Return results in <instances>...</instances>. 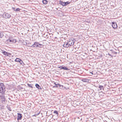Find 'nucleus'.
Listing matches in <instances>:
<instances>
[{
	"label": "nucleus",
	"mask_w": 122,
	"mask_h": 122,
	"mask_svg": "<svg viewBox=\"0 0 122 122\" xmlns=\"http://www.w3.org/2000/svg\"><path fill=\"white\" fill-rule=\"evenodd\" d=\"M5 86L3 83H0V93L2 94H5Z\"/></svg>",
	"instance_id": "f257e3e1"
},
{
	"label": "nucleus",
	"mask_w": 122,
	"mask_h": 122,
	"mask_svg": "<svg viewBox=\"0 0 122 122\" xmlns=\"http://www.w3.org/2000/svg\"><path fill=\"white\" fill-rule=\"evenodd\" d=\"M75 41V40L74 39H69L68 41L69 46H70L72 45H73Z\"/></svg>",
	"instance_id": "f03ea898"
},
{
	"label": "nucleus",
	"mask_w": 122,
	"mask_h": 122,
	"mask_svg": "<svg viewBox=\"0 0 122 122\" xmlns=\"http://www.w3.org/2000/svg\"><path fill=\"white\" fill-rule=\"evenodd\" d=\"M3 16L6 19H9L10 18L11 15L10 14L5 12L3 15Z\"/></svg>",
	"instance_id": "7ed1b4c3"
},
{
	"label": "nucleus",
	"mask_w": 122,
	"mask_h": 122,
	"mask_svg": "<svg viewBox=\"0 0 122 122\" xmlns=\"http://www.w3.org/2000/svg\"><path fill=\"white\" fill-rule=\"evenodd\" d=\"M2 95H0V98L2 102L3 103H4L5 101V96L3 95L4 94Z\"/></svg>",
	"instance_id": "20e7f679"
},
{
	"label": "nucleus",
	"mask_w": 122,
	"mask_h": 122,
	"mask_svg": "<svg viewBox=\"0 0 122 122\" xmlns=\"http://www.w3.org/2000/svg\"><path fill=\"white\" fill-rule=\"evenodd\" d=\"M2 53L4 55L8 56H9L10 55H11L10 53H8L7 52L3 50L2 51Z\"/></svg>",
	"instance_id": "39448f33"
},
{
	"label": "nucleus",
	"mask_w": 122,
	"mask_h": 122,
	"mask_svg": "<svg viewBox=\"0 0 122 122\" xmlns=\"http://www.w3.org/2000/svg\"><path fill=\"white\" fill-rule=\"evenodd\" d=\"M112 26L114 29H116L117 27V23L114 22H112Z\"/></svg>",
	"instance_id": "423d86ee"
},
{
	"label": "nucleus",
	"mask_w": 122,
	"mask_h": 122,
	"mask_svg": "<svg viewBox=\"0 0 122 122\" xmlns=\"http://www.w3.org/2000/svg\"><path fill=\"white\" fill-rule=\"evenodd\" d=\"M17 120H21L22 118V114L20 113H18Z\"/></svg>",
	"instance_id": "0eeeda50"
},
{
	"label": "nucleus",
	"mask_w": 122,
	"mask_h": 122,
	"mask_svg": "<svg viewBox=\"0 0 122 122\" xmlns=\"http://www.w3.org/2000/svg\"><path fill=\"white\" fill-rule=\"evenodd\" d=\"M38 42H35L34 44L32 45L31 46L32 47H38Z\"/></svg>",
	"instance_id": "6e6552de"
},
{
	"label": "nucleus",
	"mask_w": 122,
	"mask_h": 122,
	"mask_svg": "<svg viewBox=\"0 0 122 122\" xmlns=\"http://www.w3.org/2000/svg\"><path fill=\"white\" fill-rule=\"evenodd\" d=\"M63 46L67 48L69 47V44L68 42L65 43L63 45Z\"/></svg>",
	"instance_id": "1a4fd4ad"
},
{
	"label": "nucleus",
	"mask_w": 122,
	"mask_h": 122,
	"mask_svg": "<svg viewBox=\"0 0 122 122\" xmlns=\"http://www.w3.org/2000/svg\"><path fill=\"white\" fill-rule=\"evenodd\" d=\"M35 86H36V87L38 89H41V87L39 86V85L37 84H36L35 85Z\"/></svg>",
	"instance_id": "9d476101"
},
{
	"label": "nucleus",
	"mask_w": 122,
	"mask_h": 122,
	"mask_svg": "<svg viewBox=\"0 0 122 122\" xmlns=\"http://www.w3.org/2000/svg\"><path fill=\"white\" fill-rule=\"evenodd\" d=\"M59 4L63 6H64V2H63L61 0H60Z\"/></svg>",
	"instance_id": "9b49d317"
},
{
	"label": "nucleus",
	"mask_w": 122,
	"mask_h": 122,
	"mask_svg": "<svg viewBox=\"0 0 122 122\" xmlns=\"http://www.w3.org/2000/svg\"><path fill=\"white\" fill-rule=\"evenodd\" d=\"M42 2L44 4L46 5L47 4L48 1L46 0H43Z\"/></svg>",
	"instance_id": "f8f14e48"
},
{
	"label": "nucleus",
	"mask_w": 122,
	"mask_h": 122,
	"mask_svg": "<svg viewBox=\"0 0 122 122\" xmlns=\"http://www.w3.org/2000/svg\"><path fill=\"white\" fill-rule=\"evenodd\" d=\"M82 81L84 82H87L89 80L87 79L84 78L82 80Z\"/></svg>",
	"instance_id": "ddd939ff"
},
{
	"label": "nucleus",
	"mask_w": 122,
	"mask_h": 122,
	"mask_svg": "<svg viewBox=\"0 0 122 122\" xmlns=\"http://www.w3.org/2000/svg\"><path fill=\"white\" fill-rule=\"evenodd\" d=\"M98 88L100 89V90L104 89V87L103 86L99 85L98 87Z\"/></svg>",
	"instance_id": "4468645a"
},
{
	"label": "nucleus",
	"mask_w": 122,
	"mask_h": 122,
	"mask_svg": "<svg viewBox=\"0 0 122 122\" xmlns=\"http://www.w3.org/2000/svg\"><path fill=\"white\" fill-rule=\"evenodd\" d=\"M61 69L66 70H68L69 69L68 68L66 67H65V66H64V67H62V66L61 68Z\"/></svg>",
	"instance_id": "2eb2a0df"
},
{
	"label": "nucleus",
	"mask_w": 122,
	"mask_h": 122,
	"mask_svg": "<svg viewBox=\"0 0 122 122\" xmlns=\"http://www.w3.org/2000/svg\"><path fill=\"white\" fill-rule=\"evenodd\" d=\"M70 2H69L68 1H67L66 2H64V6H66L67 5L70 4Z\"/></svg>",
	"instance_id": "dca6fc26"
},
{
	"label": "nucleus",
	"mask_w": 122,
	"mask_h": 122,
	"mask_svg": "<svg viewBox=\"0 0 122 122\" xmlns=\"http://www.w3.org/2000/svg\"><path fill=\"white\" fill-rule=\"evenodd\" d=\"M38 47H42L43 46V45L41 44H40L39 43H38Z\"/></svg>",
	"instance_id": "f3484780"
},
{
	"label": "nucleus",
	"mask_w": 122,
	"mask_h": 122,
	"mask_svg": "<svg viewBox=\"0 0 122 122\" xmlns=\"http://www.w3.org/2000/svg\"><path fill=\"white\" fill-rule=\"evenodd\" d=\"M27 85H28L29 87H30L31 88H33V84H27Z\"/></svg>",
	"instance_id": "a211bd4d"
},
{
	"label": "nucleus",
	"mask_w": 122,
	"mask_h": 122,
	"mask_svg": "<svg viewBox=\"0 0 122 122\" xmlns=\"http://www.w3.org/2000/svg\"><path fill=\"white\" fill-rule=\"evenodd\" d=\"M20 59L19 58H16L15 60V61L16 62H19L20 61Z\"/></svg>",
	"instance_id": "6ab92c4d"
},
{
	"label": "nucleus",
	"mask_w": 122,
	"mask_h": 122,
	"mask_svg": "<svg viewBox=\"0 0 122 122\" xmlns=\"http://www.w3.org/2000/svg\"><path fill=\"white\" fill-rule=\"evenodd\" d=\"M4 36V35L2 33H0V38H2Z\"/></svg>",
	"instance_id": "aec40b11"
},
{
	"label": "nucleus",
	"mask_w": 122,
	"mask_h": 122,
	"mask_svg": "<svg viewBox=\"0 0 122 122\" xmlns=\"http://www.w3.org/2000/svg\"><path fill=\"white\" fill-rule=\"evenodd\" d=\"M19 62L20 63V64L22 65H23V64H24V63L22 61L21 59H20V60Z\"/></svg>",
	"instance_id": "412c9836"
},
{
	"label": "nucleus",
	"mask_w": 122,
	"mask_h": 122,
	"mask_svg": "<svg viewBox=\"0 0 122 122\" xmlns=\"http://www.w3.org/2000/svg\"><path fill=\"white\" fill-rule=\"evenodd\" d=\"M61 85H60L59 84H57V86H55V87H60Z\"/></svg>",
	"instance_id": "4be33fe9"
},
{
	"label": "nucleus",
	"mask_w": 122,
	"mask_h": 122,
	"mask_svg": "<svg viewBox=\"0 0 122 122\" xmlns=\"http://www.w3.org/2000/svg\"><path fill=\"white\" fill-rule=\"evenodd\" d=\"M40 113V112L39 113H36V114H35L33 116H36L38 115Z\"/></svg>",
	"instance_id": "5701e85b"
},
{
	"label": "nucleus",
	"mask_w": 122,
	"mask_h": 122,
	"mask_svg": "<svg viewBox=\"0 0 122 122\" xmlns=\"http://www.w3.org/2000/svg\"><path fill=\"white\" fill-rule=\"evenodd\" d=\"M54 113H56V114H58V112L57 111L55 110L54 111Z\"/></svg>",
	"instance_id": "b1692460"
},
{
	"label": "nucleus",
	"mask_w": 122,
	"mask_h": 122,
	"mask_svg": "<svg viewBox=\"0 0 122 122\" xmlns=\"http://www.w3.org/2000/svg\"><path fill=\"white\" fill-rule=\"evenodd\" d=\"M20 10V9L19 8H17L16 9V11H19Z\"/></svg>",
	"instance_id": "393cba45"
},
{
	"label": "nucleus",
	"mask_w": 122,
	"mask_h": 122,
	"mask_svg": "<svg viewBox=\"0 0 122 122\" xmlns=\"http://www.w3.org/2000/svg\"><path fill=\"white\" fill-rule=\"evenodd\" d=\"M7 40L8 41V42H13L12 40L10 39H8Z\"/></svg>",
	"instance_id": "a878e982"
},
{
	"label": "nucleus",
	"mask_w": 122,
	"mask_h": 122,
	"mask_svg": "<svg viewBox=\"0 0 122 122\" xmlns=\"http://www.w3.org/2000/svg\"><path fill=\"white\" fill-rule=\"evenodd\" d=\"M63 87H64L62 85H61L60 87H59L61 89H63Z\"/></svg>",
	"instance_id": "bb28decb"
},
{
	"label": "nucleus",
	"mask_w": 122,
	"mask_h": 122,
	"mask_svg": "<svg viewBox=\"0 0 122 122\" xmlns=\"http://www.w3.org/2000/svg\"><path fill=\"white\" fill-rule=\"evenodd\" d=\"M26 119L25 118L23 119L22 122H25L26 121Z\"/></svg>",
	"instance_id": "cd10ccee"
},
{
	"label": "nucleus",
	"mask_w": 122,
	"mask_h": 122,
	"mask_svg": "<svg viewBox=\"0 0 122 122\" xmlns=\"http://www.w3.org/2000/svg\"><path fill=\"white\" fill-rule=\"evenodd\" d=\"M13 10H14V11H16V10H16V8H13Z\"/></svg>",
	"instance_id": "c85d7f7f"
},
{
	"label": "nucleus",
	"mask_w": 122,
	"mask_h": 122,
	"mask_svg": "<svg viewBox=\"0 0 122 122\" xmlns=\"http://www.w3.org/2000/svg\"><path fill=\"white\" fill-rule=\"evenodd\" d=\"M54 84H55V86H57V84H56V83L55 82L54 83Z\"/></svg>",
	"instance_id": "c756f323"
},
{
	"label": "nucleus",
	"mask_w": 122,
	"mask_h": 122,
	"mask_svg": "<svg viewBox=\"0 0 122 122\" xmlns=\"http://www.w3.org/2000/svg\"><path fill=\"white\" fill-rule=\"evenodd\" d=\"M61 67H62V66H59V67H58V68H61Z\"/></svg>",
	"instance_id": "7c9ffc66"
},
{
	"label": "nucleus",
	"mask_w": 122,
	"mask_h": 122,
	"mask_svg": "<svg viewBox=\"0 0 122 122\" xmlns=\"http://www.w3.org/2000/svg\"><path fill=\"white\" fill-rule=\"evenodd\" d=\"M61 67H62V66H59V67H58V68H61Z\"/></svg>",
	"instance_id": "2f4dec72"
},
{
	"label": "nucleus",
	"mask_w": 122,
	"mask_h": 122,
	"mask_svg": "<svg viewBox=\"0 0 122 122\" xmlns=\"http://www.w3.org/2000/svg\"><path fill=\"white\" fill-rule=\"evenodd\" d=\"M90 72V73H91L92 74H93V73H92V72Z\"/></svg>",
	"instance_id": "473e14b6"
},
{
	"label": "nucleus",
	"mask_w": 122,
	"mask_h": 122,
	"mask_svg": "<svg viewBox=\"0 0 122 122\" xmlns=\"http://www.w3.org/2000/svg\"><path fill=\"white\" fill-rule=\"evenodd\" d=\"M115 54H116L117 53V52H115Z\"/></svg>",
	"instance_id": "72a5a7b5"
}]
</instances>
